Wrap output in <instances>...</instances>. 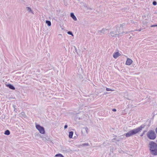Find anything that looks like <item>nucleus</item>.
<instances>
[{"instance_id":"obj_1","label":"nucleus","mask_w":157,"mask_h":157,"mask_svg":"<svg viewBox=\"0 0 157 157\" xmlns=\"http://www.w3.org/2000/svg\"><path fill=\"white\" fill-rule=\"evenodd\" d=\"M145 126V124H142L140 126L136 128L129 131L127 133L124 134V135L126 137H127L131 136L140 132L143 128H144Z\"/></svg>"},{"instance_id":"obj_2","label":"nucleus","mask_w":157,"mask_h":157,"mask_svg":"<svg viewBox=\"0 0 157 157\" xmlns=\"http://www.w3.org/2000/svg\"><path fill=\"white\" fill-rule=\"evenodd\" d=\"M149 146L151 154L153 155H157V144L151 141L149 144Z\"/></svg>"},{"instance_id":"obj_3","label":"nucleus","mask_w":157,"mask_h":157,"mask_svg":"<svg viewBox=\"0 0 157 157\" xmlns=\"http://www.w3.org/2000/svg\"><path fill=\"white\" fill-rule=\"evenodd\" d=\"M147 135L148 138L150 140H154L156 137V134L153 130H149L147 133Z\"/></svg>"},{"instance_id":"obj_4","label":"nucleus","mask_w":157,"mask_h":157,"mask_svg":"<svg viewBox=\"0 0 157 157\" xmlns=\"http://www.w3.org/2000/svg\"><path fill=\"white\" fill-rule=\"evenodd\" d=\"M117 32L118 33L117 34L116 33V32L113 31L111 32L109 34V36L116 37L117 36H119L120 35L121 36V35H123V33H124L125 34L127 33V32H122V33H120V31L118 30H117Z\"/></svg>"},{"instance_id":"obj_5","label":"nucleus","mask_w":157,"mask_h":157,"mask_svg":"<svg viewBox=\"0 0 157 157\" xmlns=\"http://www.w3.org/2000/svg\"><path fill=\"white\" fill-rule=\"evenodd\" d=\"M36 128L38 129L40 132L41 134H44L45 130L43 127L40 126L39 124H36Z\"/></svg>"},{"instance_id":"obj_6","label":"nucleus","mask_w":157,"mask_h":157,"mask_svg":"<svg viewBox=\"0 0 157 157\" xmlns=\"http://www.w3.org/2000/svg\"><path fill=\"white\" fill-rule=\"evenodd\" d=\"M132 61L130 59H127L126 62V64L128 65H130L132 63Z\"/></svg>"},{"instance_id":"obj_7","label":"nucleus","mask_w":157,"mask_h":157,"mask_svg":"<svg viewBox=\"0 0 157 157\" xmlns=\"http://www.w3.org/2000/svg\"><path fill=\"white\" fill-rule=\"evenodd\" d=\"M108 30V29H106L105 28H103L101 30H99L98 31V33H106V31Z\"/></svg>"},{"instance_id":"obj_8","label":"nucleus","mask_w":157,"mask_h":157,"mask_svg":"<svg viewBox=\"0 0 157 157\" xmlns=\"http://www.w3.org/2000/svg\"><path fill=\"white\" fill-rule=\"evenodd\" d=\"M120 55V54L119 52H117L114 53L113 56L114 58L116 59Z\"/></svg>"},{"instance_id":"obj_9","label":"nucleus","mask_w":157,"mask_h":157,"mask_svg":"<svg viewBox=\"0 0 157 157\" xmlns=\"http://www.w3.org/2000/svg\"><path fill=\"white\" fill-rule=\"evenodd\" d=\"M70 16L75 21H76L77 20V19L73 13H71Z\"/></svg>"},{"instance_id":"obj_10","label":"nucleus","mask_w":157,"mask_h":157,"mask_svg":"<svg viewBox=\"0 0 157 157\" xmlns=\"http://www.w3.org/2000/svg\"><path fill=\"white\" fill-rule=\"evenodd\" d=\"M7 86L9 88L12 90H15V88L11 84H9L7 85Z\"/></svg>"},{"instance_id":"obj_11","label":"nucleus","mask_w":157,"mask_h":157,"mask_svg":"<svg viewBox=\"0 0 157 157\" xmlns=\"http://www.w3.org/2000/svg\"><path fill=\"white\" fill-rule=\"evenodd\" d=\"M125 25V24L124 23H123L122 24H121L120 25V27L119 28V29H117V30H118L119 31H120V33H121V30H123V26H124Z\"/></svg>"},{"instance_id":"obj_12","label":"nucleus","mask_w":157,"mask_h":157,"mask_svg":"<svg viewBox=\"0 0 157 157\" xmlns=\"http://www.w3.org/2000/svg\"><path fill=\"white\" fill-rule=\"evenodd\" d=\"M73 134V132L72 131H70L69 132V137L70 138H72Z\"/></svg>"},{"instance_id":"obj_13","label":"nucleus","mask_w":157,"mask_h":157,"mask_svg":"<svg viewBox=\"0 0 157 157\" xmlns=\"http://www.w3.org/2000/svg\"><path fill=\"white\" fill-rule=\"evenodd\" d=\"M20 116L21 117H26V115L25 114V112H22L20 114Z\"/></svg>"},{"instance_id":"obj_14","label":"nucleus","mask_w":157,"mask_h":157,"mask_svg":"<svg viewBox=\"0 0 157 157\" xmlns=\"http://www.w3.org/2000/svg\"><path fill=\"white\" fill-rule=\"evenodd\" d=\"M82 146H89V144L88 143H84L80 145Z\"/></svg>"},{"instance_id":"obj_15","label":"nucleus","mask_w":157,"mask_h":157,"mask_svg":"<svg viewBox=\"0 0 157 157\" xmlns=\"http://www.w3.org/2000/svg\"><path fill=\"white\" fill-rule=\"evenodd\" d=\"M46 23L48 26H50L51 25V22L50 21L46 20Z\"/></svg>"},{"instance_id":"obj_16","label":"nucleus","mask_w":157,"mask_h":157,"mask_svg":"<svg viewBox=\"0 0 157 157\" xmlns=\"http://www.w3.org/2000/svg\"><path fill=\"white\" fill-rule=\"evenodd\" d=\"M4 134L5 135H9L10 134V131L8 130H7L5 131Z\"/></svg>"},{"instance_id":"obj_17","label":"nucleus","mask_w":157,"mask_h":157,"mask_svg":"<svg viewBox=\"0 0 157 157\" xmlns=\"http://www.w3.org/2000/svg\"><path fill=\"white\" fill-rule=\"evenodd\" d=\"M41 138L42 140L46 142L47 141H48L47 138L46 137L42 136L41 137Z\"/></svg>"},{"instance_id":"obj_18","label":"nucleus","mask_w":157,"mask_h":157,"mask_svg":"<svg viewBox=\"0 0 157 157\" xmlns=\"http://www.w3.org/2000/svg\"><path fill=\"white\" fill-rule=\"evenodd\" d=\"M121 136H120V137H118L117 138H115V139H116V140L117 141H119L121 140L122 139V138L121 137Z\"/></svg>"},{"instance_id":"obj_19","label":"nucleus","mask_w":157,"mask_h":157,"mask_svg":"<svg viewBox=\"0 0 157 157\" xmlns=\"http://www.w3.org/2000/svg\"><path fill=\"white\" fill-rule=\"evenodd\" d=\"M55 156L56 157H64L62 155L60 154H56V155Z\"/></svg>"},{"instance_id":"obj_20","label":"nucleus","mask_w":157,"mask_h":157,"mask_svg":"<svg viewBox=\"0 0 157 157\" xmlns=\"http://www.w3.org/2000/svg\"><path fill=\"white\" fill-rule=\"evenodd\" d=\"M26 9L29 12H32V10L29 7H26Z\"/></svg>"},{"instance_id":"obj_21","label":"nucleus","mask_w":157,"mask_h":157,"mask_svg":"<svg viewBox=\"0 0 157 157\" xmlns=\"http://www.w3.org/2000/svg\"><path fill=\"white\" fill-rule=\"evenodd\" d=\"M67 33L69 35H71L72 36H73L72 33L71 31H69Z\"/></svg>"},{"instance_id":"obj_22","label":"nucleus","mask_w":157,"mask_h":157,"mask_svg":"<svg viewBox=\"0 0 157 157\" xmlns=\"http://www.w3.org/2000/svg\"><path fill=\"white\" fill-rule=\"evenodd\" d=\"M106 90L107 91H113V90H112L111 89H110V88H106Z\"/></svg>"},{"instance_id":"obj_23","label":"nucleus","mask_w":157,"mask_h":157,"mask_svg":"<svg viewBox=\"0 0 157 157\" xmlns=\"http://www.w3.org/2000/svg\"><path fill=\"white\" fill-rule=\"evenodd\" d=\"M146 132V131H144L140 135V136H143L144 135V133H145V132Z\"/></svg>"},{"instance_id":"obj_24","label":"nucleus","mask_w":157,"mask_h":157,"mask_svg":"<svg viewBox=\"0 0 157 157\" xmlns=\"http://www.w3.org/2000/svg\"><path fill=\"white\" fill-rule=\"evenodd\" d=\"M152 4L154 6H155L157 5V2L155 1H154L153 2Z\"/></svg>"},{"instance_id":"obj_25","label":"nucleus","mask_w":157,"mask_h":157,"mask_svg":"<svg viewBox=\"0 0 157 157\" xmlns=\"http://www.w3.org/2000/svg\"><path fill=\"white\" fill-rule=\"evenodd\" d=\"M87 9L88 10H93V8L90 7H88Z\"/></svg>"},{"instance_id":"obj_26","label":"nucleus","mask_w":157,"mask_h":157,"mask_svg":"<svg viewBox=\"0 0 157 157\" xmlns=\"http://www.w3.org/2000/svg\"><path fill=\"white\" fill-rule=\"evenodd\" d=\"M157 26V24L155 25H152L151 26V27H154Z\"/></svg>"},{"instance_id":"obj_27","label":"nucleus","mask_w":157,"mask_h":157,"mask_svg":"<svg viewBox=\"0 0 157 157\" xmlns=\"http://www.w3.org/2000/svg\"><path fill=\"white\" fill-rule=\"evenodd\" d=\"M67 125H65L64 126V129H66V128H67Z\"/></svg>"},{"instance_id":"obj_28","label":"nucleus","mask_w":157,"mask_h":157,"mask_svg":"<svg viewBox=\"0 0 157 157\" xmlns=\"http://www.w3.org/2000/svg\"><path fill=\"white\" fill-rule=\"evenodd\" d=\"M85 129L86 130V132L87 133V130H88V128L87 127H86L85 128Z\"/></svg>"},{"instance_id":"obj_29","label":"nucleus","mask_w":157,"mask_h":157,"mask_svg":"<svg viewBox=\"0 0 157 157\" xmlns=\"http://www.w3.org/2000/svg\"><path fill=\"white\" fill-rule=\"evenodd\" d=\"M115 140H116V139H115V138H114L112 140V141L113 142H114Z\"/></svg>"},{"instance_id":"obj_30","label":"nucleus","mask_w":157,"mask_h":157,"mask_svg":"<svg viewBox=\"0 0 157 157\" xmlns=\"http://www.w3.org/2000/svg\"><path fill=\"white\" fill-rule=\"evenodd\" d=\"M112 111L113 112H116V111L117 110L115 109H112Z\"/></svg>"},{"instance_id":"obj_31","label":"nucleus","mask_w":157,"mask_h":157,"mask_svg":"<svg viewBox=\"0 0 157 157\" xmlns=\"http://www.w3.org/2000/svg\"><path fill=\"white\" fill-rule=\"evenodd\" d=\"M141 30V29H139L138 30V31H140Z\"/></svg>"}]
</instances>
